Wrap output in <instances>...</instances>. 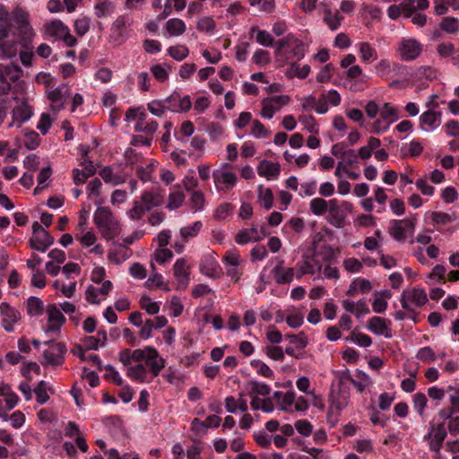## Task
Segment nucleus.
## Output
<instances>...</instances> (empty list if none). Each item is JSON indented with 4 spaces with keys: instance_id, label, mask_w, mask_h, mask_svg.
I'll use <instances>...</instances> for the list:
<instances>
[{
    "instance_id": "obj_52",
    "label": "nucleus",
    "mask_w": 459,
    "mask_h": 459,
    "mask_svg": "<svg viewBox=\"0 0 459 459\" xmlns=\"http://www.w3.org/2000/svg\"><path fill=\"white\" fill-rule=\"evenodd\" d=\"M25 143L24 145L28 150H35L40 143L39 135L35 131H29L25 133Z\"/></svg>"
},
{
    "instance_id": "obj_47",
    "label": "nucleus",
    "mask_w": 459,
    "mask_h": 459,
    "mask_svg": "<svg viewBox=\"0 0 459 459\" xmlns=\"http://www.w3.org/2000/svg\"><path fill=\"white\" fill-rule=\"evenodd\" d=\"M359 53L361 54V58L363 61H369L370 59L376 60L377 51L374 48L370 46L368 42H362L359 45Z\"/></svg>"
},
{
    "instance_id": "obj_60",
    "label": "nucleus",
    "mask_w": 459,
    "mask_h": 459,
    "mask_svg": "<svg viewBox=\"0 0 459 459\" xmlns=\"http://www.w3.org/2000/svg\"><path fill=\"white\" fill-rule=\"evenodd\" d=\"M90 30V19L82 18L78 19L74 22V30L79 36L85 35Z\"/></svg>"
},
{
    "instance_id": "obj_40",
    "label": "nucleus",
    "mask_w": 459,
    "mask_h": 459,
    "mask_svg": "<svg viewBox=\"0 0 459 459\" xmlns=\"http://www.w3.org/2000/svg\"><path fill=\"white\" fill-rule=\"evenodd\" d=\"M309 206L310 211L314 215L320 216L328 210L329 201L316 197L310 201Z\"/></svg>"
},
{
    "instance_id": "obj_5",
    "label": "nucleus",
    "mask_w": 459,
    "mask_h": 459,
    "mask_svg": "<svg viewBox=\"0 0 459 459\" xmlns=\"http://www.w3.org/2000/svg\"><path fill=\"white\" fill-rule=\"evenodd\" d=\"M397 51L401 60L412 61L420 55L422 47L415 39H403L399 43Z\"/></svg>"
},
{
    "instance_id": "obj_7",
    "label": "nucleus",
    "mask_w": 459,
    "mask_h": 459,
    "mask_svg": "<svg viewBox=\"0 0 459 459\" xmlns=\"http://www.w3.org/2000/svg\"><path fill=\"white\" fill-rule=\"evenodd\" d=\"M164 190L160 187H155L151 190L144 191L141 195L140 202L148 212L154 207L162 205L164 202Z\"/></svg>"
},
{
    "instance_id": "obj_23",
    "label": "nucleus",
    "mask_w": 459,
    "mask_h": 459,
    "mask_svg": "<svg viewBox=\"0 0 459 459\" xmlns=\"http://www.w3.org/2000/svg\"><path fill=\"white\" fill-rule=\"evenodd\" d=\"M173 271L178 285L185 289L189 282L190 274L186 260L184 258L177 260Z\"/></svg>"
},
{
    "instance_id": "obj_18",
    "label": "nucleus",
    "mask_w": 459,
    "mask_h": 459,
    "mask_svg": "<svg viewBox=\"0 0 459 459\" xmlns=\"http://www.w3.org/2000/svg\"><path fill=\"white\" fill-rule=\"evenodd\" d=\"M68 96V91L65 86L56 88L48 92V98L52 102L54 111H58L65 107V102Z\"/></svg>"
},
{
    "instance_id": "obj_63",
    "label": "nucleus",
    "mask_w": 459,
    "mask_h": 459,
    "mask_svg": "<svg viewBox=\"0 0 459 459\" xmlns=\"http://www.w3.org/2000/svg\"><path fill=\"white\" fill-rule=\"evenodd\" d=\"M431 217L433 221L437 224H447L449 222H452L455 219L454 215L442 212H432Z\"/></svg>"
},
{
    "instance_id": "obj_21",
    "label": "nucleus",
    "mask_w": 459,
    "mask_h": 459,
    "mask_svg": "<svg viewBox=\"0 0 459 459\" xmlns=\"http://www.w3.org/2000/svg\"><path fill=\"white\" fill-rule=\"evenodd\" d=\"M65 434L68 437H75V443L78 448L85 453L88 450V445L85 438L82 436L78 425L74 421H69L65 429Z\"/></svg>"
},
{
    "instance_id": "obj_58",
    "label": "nucleus",
    "mask_w": 459,
    "mask_h": 459,
    "mask_svg": "<svg viewBox=\"0 0 459 459\" xmlns=\"http://www.w3.org/2000/svg\"><path fill=\"white\" fill-rule=\"evenodd\" d=\"M416 357L418 359L424 362H433L436 359V354L430 347L420 349Z\"/></svg>"
},
{
    "instance_id": "obj_54",
    "label": "nucleus",
    "mask_w": 459,
    "mask_h": 459,
    "mask_svg": "<svg viewBox=\"0 0 459 459\" xmlns=\"http://www.w3.org/2000/svg\"><path fill=\"white\" fill-rule=\"evenodd\" d=\"M428 399L423 393H417L413 396V406L416 411L420 415H424V408L426 407Z\"/></svg>"
},
{
    "instance_id": "obj_48",
    "label": "nucleus",
    "mask_w": 459,
    "mask_h": 459,
    "mask_svg": "<svg viewBox=\"0 0 459 459\" xmlns=\"http://www.w3.org/2000/svg\"><path fill=\"white\" fill-rule=\"evenodd\" d=\"M279 107L272 102L269 98L263 100L261 116L265 118H272L273 114L279 110Z\"/></svg>"
},
{
    "instance_id": "obj_31",
    "label": "nucleus",
    "mask_w": 459,
    "mask_h": 459,
    "mask_svg": "<svg viewBox=\"0 0 459 459\" xmlns=\"http://www.w3.org/2000/svg\"><path fill=\"white\" fill-rule=\"evenodd\" d=\"M33 391L36 395V400L39 404H44L49 400L48 392L54 394V389L48 386L44 380L39 381Z\"/></svg>"
},
{
    "instance_id": "obj_51",
    "label": "nucleus",
    "mask_w": 459,
    "mask_h": 459,
    "mask_svg": "<svg viewBox=\"0 0 459 459\" xmlns=\"http://www.w3.org/2000/svg\"><path fill=\"white\" fill-rule=\"evenodd\" d=\"M190 203L191 208L195 212L203 210L205 204L204 194L201 191H195L190 198Z\"/></svg>"
},
{
    "instance_id": "obj_25",
    "label": "nucleus",
    "mask_w": 459,
    "mask_h": 459,
    "mask_svg": "<svg viewBox=\"0 0 459 459\" xmlns=\"http://www.w3.org/2000/svg\"><path fill=\"white\" fill-rule=\"evenodd\" d=\"M273 273L278 284H287L292 281L295 271L293 268H284L281 264H278L273 269Z\"/></svg>"
},
{
    "instance_id": "obj_56",
    "label": "nucleus",
    "mask_w": 459,
    "mask_h": 459,
    "mask_svg": "<svg viewBox=\"0 0 459 459\" xmlns=\"http://www.w3.org/2000/svg\"><path fill=\"white\" fill-rule=\"evenodd\" d=\"M295 402V394L293 392H287L282 395L281 400L279 403V408L284 411H290L291 405Z\"/></svg>"
},
{
    "instance_id": "obj_44",
    "label": "nucleus",
    "mask_w": 459,
    "mask_h": 459,
    "mask_svg": "<svg viewBox=\"0 0 459 459\" xmlns=\"http://www.w3.org/2000/svg\"><path fill=\"white\" fill-rule=\"evenodd\" d=\"M288 50H290V52L291 54V57H297L299 60L303 58V56H305L304 44L302 43V41H300L299 39H298L295 37L293 38Z\"/></svg>"
},
{
    "instance_id": "obj_13",
    "label": "nucleus",
    "mask_w": 459,
    "mask_h": 459,
    "mask_svg": "<svg viewBox=\"0 0 459 459\" xmlns=\"http://www.w3.org/2000/svg\"><path fill=\"white\" fill-rule=\"evenodd\" d=\"M390 322L384 317L373 316L367 324V328L377 335H384L385 338L392 337Z\"/></svg>"
},
{
    "instance_id": "obj_37",
    "label": "nucleus",
    "mask_w": 459,
    "mask_h": 459,
    "mask_svg": "<svg viewBox=\"0 0 459 459\" xmlns=\"http://www.w3.org/2000/svg\"><path fill=\"white\" fill-rule=\"evenodd\" d=\"M178 191L169 194L168 198L167 208L169 210H176L182 205L185 201V194L180 190V186H176Z\"/></svg>"
},
{
    "instance_id": "obj_43",
    "label": "nucleus",
    "mask_w": 459,
    "mask_h": 459,
    "mask_svg": "<svg viewBox=\"0 0 459 459\" xmlns=\"http://www.w3.org/2000/svg\"><path fill=\"white\" fill-rule=\"evenodd\" d=\"M202 222L195 221L192 225L180 229V235L186 241L189 238L195 237L202 229Z\"/></svg>"
},
{
    "instance_id": "obj_20",
    "label": "nucleus",
    "mask_w": 459,
    "mask_h": 459,
    "mask_svg": "<svg viewBox=\"0 0 459 459\" xmlns=\"http://www.w3.org/2000/svg\"><path fill=\"white\" fill-rule=\"evenodd\" d=\"M403 224H407L408 227L414 228L415 219L394 221V223L389 228L388 232L392 236V238L397 241H404L407 238Z\"/></svg>"
},
{
    "instance_id": "obj_17",
    "label": "nucleus",
    "mask_w": 459,
    "mask_h": 459,
    "mask_svg": "<svg viewBox=\"0 0 459 459\" xmlns=\"http://www.w3.org/2000/svg\"><path fill=\"white\" fill-rule=\"evenodd\" d=\"M298 273L297 279H300L305 274H314L316 272L322 270V264L313 255L310 260H303L297 264Z\"/></svg>"
},
{
    "instance_id": "obj_55",
    "label": "nucleus",
    "mask_w": 459,
    "mask_h": 459,
    "mask_svg": "<svg viewBox=\"0 0 459 459\" xmlns=\"http://www.w3.org/2000/svg\"><path fill=\"white\" fill-rule=\"evenodd\" d=\"M233 208V205L228 203L219 205L214 212V218L219 221L225 220L232 212Z\"/></svg>"
},
{
    "instance_id": "obj_24",
    "label": "nucleus",
    "mask_w": 459,
    "mask_h": 459,
    "mask_svg": "<svg viewBox=\"0 0 459 459\" xmlns=\"http://www.w3.org/2000/svg\"><path fill=\"white\" fill-rule=\"evenodd\" d=\"M112 288L110 281H105L100 288L90 285L85 292L86 300L92 304H100V300L97 299L99 294L107 295Z\"/></svg>"
},
{
    "instance_id": "obj_41",
    "label": "nucleus",
    "mask_w": 459,
    "mask_h": 459,
    "mask_svg": "<svg viewBox=\"0 0 459 459\" xmlns=\"http://www.w3.org/2000/svg\"><path fill=\"white\" fill-rule=\"evenodd\" d=\"M439 26L447 33H455L459 30V20L454 17H445Z\"/></svg>"
},
{
    "instance_id": "obj_14",
    "label": "nucleus",
    "mask_w": 459,
    "mask_h": 459,
    "mask_svg": "<svg viewBox=\"0 0 459 459\" xmlns=\"http://www.w3.org/2000/svg\"><path fill=\"white\" fill-rule=\"evenodd\" d=\"M48 325L46 332H56L60 329L65 321V318L60 309L55 304L48 305L47 307Z\"/></svg>"
},
{
    "instance_id": "obj_9",
    "label": "nucleus",
    "mask_w": 459,
    "mask_h": 459,
    "mask_svg": "<svg viewBox=\"0 0 459 459\" xmlns=\"http://www.w3.org/2000/svg\"><path fill=\"white\" fill-rule=\"evenodd\" d=\"M147 356L144 360L145 368H150L152 377L159 376L160 370L165 367V360L159 355L157 350L152 346L146 347Z\"/></svg>"
},
{
    "instance_id": "obj_11",
    "label": "nucleus",
    "mask_w": 459,
    "mask_h": 459,
    "mask_svg": "<svg viewBox=\"0 0 459 459\" xmlns=\"http://www.w3.org/2000/svg\"><path fill=\"white\" fill-rule=\"evenodd\" d=\"M33 115V108L27 102H22L20 105L14 107L12 110V122L8 125V127H12L16 125L21 127L22 123L28 121Z\"/></svg>"
},
{
    "instance_id": "obj_35",
    "label": "nucleus",
    "mask_w": 459,
    "mask_h": 459,
    "mask_svg": "<svg viewBox=\"0 0 459 459\" xmlns=\"http://www.w3.org/2000/svg\"><path fill=\"white\" fill-rule=\"evenodd\" d=\"M380 117L391 125L398 119V109L390 103H385L380 108Z\"/></svg>"
},
{
    "instance_id": "obj_2",
    "label": "nucleus",
    "mask_w": 459,
    "mask_h": 459,
    "mask_svg": "<svg viewBox=\"0 0 459 459\" xmlns=\"http://www.w3.org/2000/svg\"><path fill=\"white\" fill-rule=\"evenodd\" d=\"M328 222L337 229L344 227L347 212L352 211V204L349 202L339 204L336 199L329 200Z\"/></svg>"
},
{
    "instance_id": "obj_61",
    "label": "nucleus",
    "mask_w": 459,
    "mask_h": 459,
    "mask_svg": "<svg viewBox=\"0 0 459 459\" xmlns=\"http://www.w3.org/2000/svg\"><path fill=\"white\" fill-rule=\"evenodd\" d=\"M95 12L98 18H102L113 12V5L109 2H101L96 4Z\"/></svg>"
},
{
    "instance_id": "obj_27",
    "label": "nucleus",
    "mask_w": 459,
    "mask_h": 459,
    "mask_svg": "<svg viewBox=\"0 0 459 459\" xmlns=\"http://www.w3.org/2000/svg\"><path fill=\"white\" fill-rule=\"evenodd\" d=\"M263 239V236H258L257 227L253 225L249 230H243L239 231L236 237L235 240L238 244L244 245L250 241H259Z\"/></svg>"
},
{
    "instance_id": "obj_42",
    "label": "nucleus",
    "mask_w": 459,
    "mask_h": 459,
    "mask_svg": "<svg viewBox=\"0 0 459 459\" xmlns=\"http://www.w3.org/2000/svg\"><path fill=\"white\" fill-rule=\"evenodd\" d=\"M168 53L173 59L182 61L188 56L189 50L186 46L177 45L169 47L168 48Z\"/></svg>"
},
{
    "instance_id": "obj_15",
    "label": "nucleus",
    "mask_w": 459,
    "mask_h": 459,
    "mask_svg": "<svg viewBox=\"0 0 459 459\" xmlns=\"http://www.w3.org/2000/svg\"><path fill=\"white\" fill-rule=\"evenodd\" d=\"M0 310L2 314V325L3 327L7 331L11 332L13 330V325L19 320V312L11 307L8 303L3 302L0 305Z\"/></svg>"
},
{
    "instance_id": "obj_53",
    "label": "nucleus",
    "mask_w": 459,
    "mask_h": 459,
    "mask_svg": "<svg viewBox=\"0 0 459 459\" xmlns=\"http://www.w3.org/2000/svg\"><path fill=\"white\" fill-rule=\"evenodd\" d=\"M106 373L104 375V377L107 380L112 381L117 385H123V379L119 376V373L115 369V368L109 364L105 366Z\"/></svg>"
},
{
    "instance_id": "obj_22",
    "label": "nucleus",
    "mask_w": 459,
    "mask_h": 459,
    "mask_svg": "<svg viewBox=\"0 0 459 459\" xmlns=\"http://www.w3.org/2000/svg\"><path fill=\"white\" fill-rule=\"evenodd\" d=\"M402 296L411 301V303L416 307H420L428 302V297L425 290L420 288L404 290Z\"/></svg>"
},
{
    "instance_id": "obj_12",
    "label": "nucleus",
    "mask_w": 459,
    "mask_h": 459,
    "mask_svg": "<svg viewBox=\"0 0 459 459\" xmlns=\"http://www.w3.org/2000/svg\"><path fill=\"white\" fill-rule=\"evenodd\" d=\"M165 102L168 103V109L172 112H186L192 106L189 96L181 97L178 92H173Z\"/></svg>"
},
{
    "instance_id": "obj_4",
    "label": "nucleus",
    "mask_w": 459,
    "mask_h": 459,
    "mask_svg": "<svg viewBox=\"0 0 459 459\" xmlns=\"http://www.w3.org/2000/svg\"><path fill=\"white\" fill-rule=\"evenodd\" d=\"M45 344H49L50 347L43 352L41 364L43 366H59L63 364L65 359L64 354L66 351L65 343L50 341L45 342Z\"/></svg>"
},
{
    "instance_id": "obj_28",
    "label": "nucleus",
    "mask_w": 459,
    "mask_h": 459,
    "mask_svg": "<svg viewBox=\"0 0 459 459\" xmlns=\"http://www.w3.org/2000/svg\"><path fill=\"white\" fill-rule=\"evenodd\" d=\"M67 28L68 27L59 20H55L45 24L46 34L56 39H61Z\"/></svg>"
},
{
    "instance_id": "obj_49",
    "label": "nucleus",
    "mask_w": 459,
    "mask_h": 459,
    "mask_svg": "<svg viewBox=\"0 0 459 459\" xmlns=\"http://www.w3.org/2000/svg\"><path fill=\"white\" fill-rule=\"evenodd\" d=\"M147 107L152 115L160 117L163 115L165 110L168 109V103L165 102V100L163 101L152 100L147 104Z\"/></svg>"
},
{
    "instance_id": "obj_45",
    "label": "nucleus",
    "mask_w": 459,
    "mask_h": 459,
    "mask_svg": "<svg viewBox=\"0 0 459 459\" xmlns=\"http://www.w3.org/2000/svg\"><path fill=\"white\" fill-rule=\"evenodd\" d=\"M258 197L260 199L262 205H264V207L266 210H269L272 208L273 202V194L270 188L263 189V187L260 186Z\"/></svg>"
},
{
    "instance_id": "obj_57",
    "label": "nucleus",
    "mask_w": 459,
    "mask_h": 459,
    "mask_svg": "<svg viewBox=\"0 0 459 459\" xmlns=\"http://www.w3.org/2000/svg\"><path fill=\"white\" fill-rule=\"evenodd\" d=\"M299 121L305 126L308 132L315 134L318 133L315 118L312 115H300L299 117Z\"/></svg>"
},
{
    "instance_id": "obj_29",
    "label": "nucleus",
    "mask_w": 459,
    "mask_h": 459,
    "mask_svg": "<svg viewBox=\"0 0 459 459\" xmlns=\"http://www.w3.org/2000/svg\"><path fill=\"white\" fill-rule=\"evenodd\" d=\"M441 112H436L432 109L425 111L420 117L422 126H428L431 129L437 128L440 125Z\"/></svg>"
},
{
    "instance_id": "obj_59",
    "label": "nucleus",
    "mask_w": 459,
    "mask_h": 459,
    "mask_svg": "<svg viewBox=\"0 0 459 459\" xmlns=\"http://www.w3.org/2000/svg\"><path fill=\"white\" fill-rule=\"evenodd\" d=\"M253 61L259 65H265L270 64L271 57L269 53L264 49H258L253 56Z\"/></svg>"
},
{
    "instance_id": "obj_1",
    "label": "nucleus",
    "mask_w": 459,
    "mask_h": 459,
    "mask_svg": "<svg viewBox=\"0 0 459 459\" xmlns=\"http://www.w3.org/2000/svg\"><path fill=\"white\" fill-rule=\"evenodd\" d=\"M94 223L99 229L101 236L111 240L120 233V223L115 219L109 208L101 206L98 207L93 218Z\"/></svg>"
},
{
    "instance_id": "obj_6",
    "label": "nucleus",
    "mask_w": 459,
    "mask_h": 459,
    "mask_svg": "<svg viewBox=\"0 0 459 459\" xmlns=\"http://www.w3.org/2000/svg\"><path fill=\"white\" fill-rule=\"evenodd\" d=\"M21 31L24 34V39H22V47L26 49L24 51L20 52V59L21 62L25 65L29 66L31 64V60L34 56L32 52L33 47L31 46V39L34 36V32L31 27L27 22H24L20 27Z\"/></svg>"
},
{
    "instance_id": "obj_19",
    "label": "nucleus",
    "mask_w": 459,
    "mask_h": 459,
    "mask_svg": "<svg viewBox=\"0 0 459 459\" xmlns=\"http://www.w3.org/2000/svg\"><path fill=\"white\" fill-rule=\"evenodd\" d=\"M167 323L168 320L164 316H160L152 319H147L140 330L141 337L143 339H149L150 337H152L153 329H160L163 326H165Z\"/></svg>"
},
{
    "instance_id": "obj_36",
    "label": "nucleus",
    "mask_w": 459,
    "mask_h": 459,
    "mask_svg": "<svg viewBox=\"0 0 459 459\" xmlns=\"http://www.w3.org/2000/svg\"><path fill=\"white\" fill-rule=\"evenodd\" d=\"M349 379L359 392H363L366 387L372 385V380L369 376L362 371L356 374V379L351 377Z\"/></svg>"
},
{
    "instance_id": "obj_16",
    "label": "nucleus",
    "mask_w": 459,
    "mask_h": 459,
    "mask_svg": "<svg viewBox=\"0 0 459 459\" xmlns=\"http://www.w3.org/2000/svg\"><path fill=\"white\" fill-rule=\"evenodd\" d=\"M433 430H435V433L430 440L429 446L431 450L435 452H439L440 449L442 448L443 442L446 437L447 433L445 429L444 423L438 424L436 428L432 425L431 431L425 437V438H430Z\"/></svg>"
},
{
    "instance_id": "obj_64",
    "label": "nucleus",
    "mask_w": 459,
    "mask_h": 459,
    "mask_svg": "<svg viewBox=\"0 0 459 459\" xmlns=\"http://www.w3.org/2000/svg\"><path fill=\"white\" fill-rule=\"evenodd\" d=\"M251 365L256 368L257 372L265 377H273V371L263 361L261 360H253Z\"/></svg>"
},
{
    "instance_id": "obj_32",
    "label": "nucleus",
    "mask_w": 459,
    "mask_h": 459,
    "mask_svg": "<svg viewBox=\"0 0 459 459\" xmlns=\"http://www.w3.org/2000/svg\"><path fill=\"white\" fill-rule=\"evenodd\" d=\"M165 28L170 37L182 35L186 30L185 22L178 18H172L167 21Z\"/></svg>"
},
{
    "instance_id": "obj_34",
    "label": "nucleus",
    "mask_w": 459,
    "mask_h": 459,
    "mask_svg": "<svg viewBox=\"0 0 459 459\" xmlns=\"http://www.w3.org/2000/svg\"><path fill=\"white\" fill-rule=\"evenodd\" d=\"M44 310V303L38 297H30L27 300V312L31 316H40Z\"/></svg>"
},
{
    "instance_id": "obj_3",
    "label": "nucleus",
    "mask_w": 459,
    "mask_h": 459,
    "mask_svg": "<svg viewBox=\"0 0 459 459\" xmlns=\"http://www.w3.org/2000/svg\"><path fill=\"white\" fill-rule=\"evenodd\" d=\"M54 242V237L38 221L32 223V237L29 241L31 249L45 252Z\"/></svg>"
},
{
    "instance_id": "obj_10",
    "label": "nucleus",
    "mask_w": 459,
    "mask_h": 459,
    "mask_svg": "<svg viewBox=\"0 0 459 459\" xmlns=\"http://www.w3.org/2000/svg\"><path fill=\"white\" fill-rule=\"evenodd\" d=\"M23 75L22 69L14 64H0V83L9 84L17 82Z\"/></svg>"
},
{
    "instance_id": "obj_50",
    "label": "nucleus",
    "mask_w": 459,
    "mask_h": 459,
    "mask_svg": "<svg viewBox=\"0 0 459 459\" xmlns=\"http://www.w3.org/2000/svg\"><path fill=\"white\" fill-rule=\"evenodd\" d=\"M75 238L78 241H80L83 247H91L97 240V237H96L95 233L91 230H88L85 232L82 231L80 234H76Z\"/></svg>"
},
{
    "instance_id": "obj_62",
    "label": "nucleus",
    "mask_w": 459,
    "mask_h": 459,
    "mask_svg": "<svg viewBox=\"0 0 459 459\" xmlns=\"http://www.w3.org/2000/svg\"><path fill=\"white\" fill-rule=\"evenodd\" d=\"M341 161L344 162V165L347 166V168L358 167V155L356 151L353 149H349Z\"/></svg>"
},
{
    "instance_id": "obj_38",
    "label": "nucleus",
    "mask_w": 459,
    "mask_h": 459,
    "mask_svg": "<svg viewBox=\"0 0 459 459\" xmlns=\"http://www.w3.org/2000/svg\"><path fill=\"white\" fill-rule=\"evenodd\" d=\"M310 73V66L305 65L303 67H299L297 63H292L289 69L286 71V75L289 78L298 77L299 79H305Z\"/></svg>"
},
{
    "instance_id": "obj_30",
    "label": "nucleus",
    "mask_w": 459,
    "mask_h": 459,
    "mask_svg": "<svg viewBox=\"0 0 459 459\" xmlns=\"http://www.w3.org/2000/svg\"><path fill=\"white\" fill-rule=\"evenodd\" d=\"M115 244H117V242ZM117 245L120 247L121 249L110 250L108 252V258L110 261L116 264H121L131 256L132 251L124 244L117 243Z\"/></svg>"
},
{
    "instance_id": "obj_46",
    "label": "nucleus",
    "mask_w": 459,
    "mask_h": 459,
    "mask_svg": "<svg viewBox=\"0 0 459 459\" xmlns=\"http://www.w3.org/2000/svg\"><path fill=\"white\" fill-rule=\"evenodd\" d=\"M146 212L148 211L144 209V206L140 201H134L133 207L127 212V214L131 220L139 221L143 217Z\"/></svg>"
},
{
    "instance_id": "obj_33",
    "label": "nucleus",
    "mask_w": 459,
    "mask_h": 459,
    "mask_svg": "<svg viewBox=\"0 0 459 459\" xmlns=\"http://www.w3.org/2000/svg\"><path fill=\"white\" fill-rule=\"evenodd\" d=\"M126 375L131 379L141 383L147 380V370L144 364L143 363H138L137 365L128 367Z\"/></svg>"
},
{
    "instance_id": "obj_26",
    "label": "nucleus",
    "mask_w": 459,
    "mask_h": 459,
    "mask_svg": "<svg viewBox=\"0 0 459 459\" xmlns=\"http://www.w3.org/2000/svg\"><path fill=\"white\" fill-rule=\"evenodd\" d=\"M257 173L259 176L265 177L267 179H270L271 178L277 177L280 174V165L267 160H263L257 167Z\"/></svg>"
},
{
    "instance_id": "obj_8",
    "label": "nucleus",
    "mask_w": 459,
    "mask_h": 459,
    "mask_svg": "<svg viewBox=\"0 0 459 459\" xmlns=\"http://www.w3.org/2000/svg\"><path fill=\"white\" fill-rule=\"evenodd\" d=\"M214 184L218 190L229 192L237 182V176L226 170H215L213 172Z\"/></svg>"
},
{
    "instance_id": "obj_39",
    "label": "nucleus",
    "mask_w": 459,
    "mask_h": 459,
    "mask_svg": "<svg viewBox=\"0 0 459 459\" xmlns=\"http://www.w3.org/2000/svg\"><path fill=\"white\" fill-rule=\"evenodd\" d=\"M0 50L3 58H12L18 52V43L15 40H5L1 42Z\"/></svg>"
}]
</instances>
